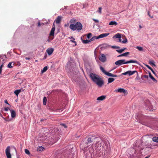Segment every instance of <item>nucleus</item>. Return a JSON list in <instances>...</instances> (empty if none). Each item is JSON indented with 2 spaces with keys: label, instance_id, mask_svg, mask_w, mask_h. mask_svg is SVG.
<instances>
[{
  "label": "nucleus",
  "instance_id": "48",
  "mask_svg": "<svg viewBox=\"0 0 158 158\" xmlns=\"http://www.w3.org/2000/svg\"><path fill=\"white\" fill-rule=\"evenodd\" d=\"M71 41H72V42L75 44V46L77 45V43L75 41H74V40H71Z\"/></svg>",
  "mask_w": 158,
  "mask_h": 158
},
{
  "label": "nucleus",
  "instance_id": "36",
  "mask_svg": "<svg viewBox=\"0 0 158 158\" xmlns=\"http://www.w3.org/2000/svg\"><path fill=\"white\" fill-rule=\"evenodd\" d=\"M9 68H11L13 67V66L12 65V63L10 62L7 66Z\"/></svg>",
  "mask_w": 158,
  "mask_h": 158
},
{
  "label": "nucleus",
  "instance_id": "37",
  "mask_svg": "<svg viewBox=\"0 0 158 158\" xmlns=\"http://www.w3.org/2000/svg\"><path fill=\"white\" fill-rule=\"evenodd\" d=\"M111 48L114 49L119 48H120L119 46H111Z\"/></svg>",
  "mask_w": 158,
  "mask_h": 158
},
{
  "label": "nucleus",
  "instance_id": "56",
  "mask_svg": "<svg viewBox=\"0 0 158 158\" xmlns=\"http://www.w3.org/2000/svg\"><path fill=\"white\" fill-rule=\"evenodd\" d=\"M17 90H18V92L19 93H20L21 91V89H17Z\"/></svg>",
  "mask_w": 158,
  "mask_h": 158
},
{
  "label": "nucleus",
  "instance_id": "6",
  "mask_svg": "<svg viewBox=\"0 0 158 158\" xmlns=\"http://www.w3.org/2000/svg\"><path fill=\"white\" fill-rule=\"evenodd\" d=\"M5 152L7 158H11V155L10 153V147L8 146L6 149Z\"/></svg>",
  "mask_w": 158,
  "mask_h": 158
},
{
  "label": "nucleus",
  "instance_id": "62",
  "mask_svg": "<svg viewBox=\"0 0 158 158\" xmlns=\"http://www.w3.org/2000/svg\"><path fill=\"white\" fill-rule=\"evenodd\" d=\"M0 115L1 116V117H2H2H3V116H2V115L1 114H0Z\"/></svg>",
  "mask_w": 158,
  "mask_h": 158
},
{
  "label": "nucleus",
  "instance_id": "18",
  "mask_svg": "<svg viewBox=\"0 0 158 158\" xmlns=\"http://www.w3.org/2000/svg\"><path fill=\"white\" fill-rule=\"evenodd\" d=\"M113 38H121V34L117 33L113 37Z\"/></svg>",
  "mask_w": 158,
  "mask_h": 158
},
{
  "label": "nucleus",
  "instance_id": "44",
  "mask_svg": "<svg viewBox=\"0 0 158 158\" xmlns=\"http://www.w3.org/2000/svg\"><path fill=\"white\" fill-rule=\"evenodd\" d=\"M2 118L4 119V120H5V121H6L9 122V121H10V120L9 119H7L6 118H4L3 117H2Z\"/></svg>",
  "mask_w": 158,
  "mask_h": 158
},
{
  "label": "nucleus",
  "instance_id": "47",
  "mask_svg": "<svg viewBox=\"0 0 158 158\" xmlns=\"http://www.w3.org/2000/svg\"><path fill=\"white\" fill-rule=\"evenodd\" d=\"M54 22H54L53 23V24L52 25V28H55V25L54 24Z\"/></svg>",
  "mask_w": 158,
  "mask_h": 158
},
{
  "label": "nucleus",
  "instance_id": "60",
  "mask_svg": "<svg viewBox=\"0 0 158 158\" xmlns=\"http://www.w3.org/2000/svg\"><path fill=\"white\" fill-rule=\"evenodd\" d=\"M47 41L49 42L50 41V40L49 39H48L47 40Z\"/></svg>",
  "mask_w": 158,
  "mask_h": 158
},
{
  "label": "nucleus",
  "instance_id": "14",
  "mask_svg": "<svg viewBox=\"0 0 158 158\" xmlns=\"http://www.w3.org/2000/svg\"><path fill=\"white\" fill-rule=\"evenodd\" d=\"M149 77L155 82H156L157 81L156 79L152 75L151 73L149 72L148 73Z\"/></svg>",
  "mask_w": 158,
  "mask_h": 158
},
{
  "label": "nucleus",
  "instance_id": "61",
  "mask_svg": "<svg viewBox=\"0 0 158 158\" xmlns=\"http://www.w3.org/2000/svg\"><path fill=\"white\" fill-rule=\"evenodd\" d=\"M139 27L140 28H142V27L141 25L139 26Z\"/></svg>",
  "mask_w": 158,
  "mask_h": 158
},
{
  "label": "nucleus",
  "instance_id": "31",
  "mask_svg": "<svg viewBox=\"0 0 158 158\" xmlns=\"http://www.w3.org/2000/svg\"><path fill=\"white\" fill-rule=\"evenodd\" d=\"M142 78L143 79V78H145L147 79H148V77L147 75H143L142 76Z\"/></svg>",
  "mask_w": 158,
  "mask_h": 158
},
{
  "label": "nucleus",
  "instance_id": "19",
  "mask_svg": "<svg viewBox=\"0 0 158 158\" xmlns=\"http://www.w3.org/2000/svg\"><path fill=\"white\" fill-rule=\"evenodd\" d=\"M115 80V79L113 78H109L108 79V83L113 82Z\"/></svg>",
  "mask_w": 158,
  "mask_h": 158
},
{
  "label": "nucleus",
  "instance_id": "49",
  "mask_svg": "<svg viewBox=\"0 0 158 158\" xmlns=\"http://www.w3.org/2000/svg\"><path fill=\"white\" fill-rule=\"evenodd\" d=\"M4 102L5 103L9 105V103L7 101L6 99L4 100Z\"/></svg>",
  "mask_w": 158,
  "mask_h": 158
},
{
  "label": "nucleus",
  "instance_id": "34",
  "mask_svg": "<svg viewBox=\"0 0 158 158\" xmlns=\"http://www.w3.org/2000/svg\"><path fill=\"white\" fill-rule=\"evenodd\" d=\"M116 51L119 53H121L123 51V50L122 48L120 50H116Z\"/></svg>",
  "mask_w": 158,
  "mask_h": 158
},
{
  "label": "nucleus",
  "instance_id": "10",
  "mask_svg": "<svg viewBox=\"0 0 158 158\" xmlns=\"http://www.w3.org/2000/svg\"><path fill=\"white\" fill-rule=\"evenodd\" d=\"M53 51L54 49L53 48H48L46 52L49 55H50L52 53V52H53Z\"/></svg>",
  "mask_w": 158,
  "mask_h": 158
},
{
  "label": "nucleus",
  "instance_id": "13",
  "mask_svg": "<svg viewBox=\"0 0 158 158\" xmlns=\"http://www.w3.org/2000/svg\"><path fill=\"white\" fill-rule=\"evenodd\" d=\"M11 114V116L12 118H15L16 115L15 112L13 110H10Z\"/></svg>",
  "mask_w": 158,
  "mask_h": 158
},
{
  "label": "nucleus",
  "instance_id": "16",
  "mask_svg": "<svg viewBox=\"0 0 158 158\" xmlns=\"http://www.w3.org/2000/svg\"><path fill=\"white\" fill-rule=\"evenodd\" d=\"M106 98V96L102 95L98 97L97 99V100H103L105 99Z\"/></svg>",
  "mask_w": 158,
  "mask_h": 158
},
{
  "label": "nucleus",
  "instance_id": "21",
  "mask_svg": "<svg viewBox=\"0 0 158 158\" xmlns=\"http://www.w3.org/2000/svg\"><path fill=\"white\" fill-rule=\"evenodd\" d=\"M152 139L153 141L158 143V137H154Z\"/></svg>",
  "mask_w": 158,
  "mask_h": 158
},
{
  "label": "nucleus",
  "instance_id": "25",
  "mask_svg": "<svg viewBox=\"0 0 158 158\" xmlns=\"http://www.w3.org/2000/svg\"><path fill=\"white\" fill-rule=\"evenodd\" d=\"M100 69L105 74L106 73V72L104 68L102 66H101L100 67Z\"/></svg>",
  "mask_w": 158,
  "mask_h": 158
},
{
  "label": "nucleus",
  "instance_id": "35",
  "mask_svg": "<svg viewBox=\"0 0 158 158\" xmlns=\"http://www.w3.org/2000/svg\"><path fill=\"white\" fill-rule=\"evenodd\" d=\"M92 36V34L91 33H89L87 35V37L89 39Z\"/></svg>",
  "mask_w": 158,
  "mask_h": 158
},
{
  "label": "nucleus",
  "instance_id": "7",
  "mask_svg": "<svg viewBox=\"0 0 158 158\" xmlns=\"http://www.w3.org/2000/svg\"><path fill=\"white\" fill-rule=\"evenodd\" d=\"M135 73H137V71L135 70L133 71H128L123 73L122 74L124 75H126L127 74H128L129 76H131L133 75Z\"/></svg>",
  "mask_w": 158,
  "mask_h": 158
},
{
  "label": "nucleus",
  "instance_id": "3",
  "mask_svg": "<svg viewBox=\"0 0 158 158\" xmlns=\"http://www.w3.org/2000/svg\"><path fill=\"white\" fill-rule=\"evenodd\" d=\"M69 27L73 31H75L76 29L80 31L82 28V25L80 22H77L75 25L74 24H71L70 25Z\"/></svg>",
  "mask_w": 158,
  "mask_h": 158
},
{
  "label": "nucleus",
  "instance_id": "38",
  "mask_svg": "<svg viewBox=\"0 0 158 158\" xmlns=\"http://www.w3.org/2000/svg\"><path fill=\"white\" fill-rule=\"evenodd\" d=\"M14 93L17 96H18V94H19V93L18 91V90H17V89L15 91Z\"/></svg>",
  "mask_w": 158,
  "mask_h": 158
},
{
  "label": "nucleus",
  "instance_id": "23",
  "mask_svg": "<svg viewBox=\"0 0 158 158\" xmlns=\"http://www.w3.org/2000/svg\"><path fill=\"white\" fill-rule=\"evenodd\" d=\"M99 39V36H94L90 40V41H92L95 39Z\"/></svg>",
  "mask_w": 158,
  "mask_h": 158
},
{
  "label": "nucleus",
  "instance_id": "43",
  "mask_svg": "<svg viewBox=\"0 0 158 158\" xmlns=\"http://www.w3.org/2000/svg\"><path fill=\"white\" fill-rule=\"evenodd\" d=\"M148 15L151 18H153V16H151L150 14V12L148 11Z\"/></svg>",
  "mask_w": 158,
  "mask_h": 158
},
{
  "label": "nucleus",
  "instance_id": "15",
  "mask_svg": "<svg viewBox=\"0 0 158 158\" xmlns=\"http://www.w3.org/2000/svg\"><path fill=\"white\" fill-rule=\"evenodd\" d=\"M55 30V28H52L49 34L50 36H54Z\"/></svg>",
  "mask_w": 158,
  "mask_h": 158
},
{
  "label": "nucleus",
  "instance_id": "45",
  "mask_svg": "<svg viewBox=\"0 0 158 158\" xmlns=\"http://www.w3.org/2000/svg\"><path fill=\"white\" fill-rule=\"evenodd\" d=\"M93 20L95 21V22H96V23H98L99 22V21L98 20H97V19H93Z\"/></svg>",
  "mask_w": 158,
  "mask_h": 158
},
{
  "label": "nucleus",
  "instance_id": "30",
  "mask_svg": "<svg viewBox=\"0 0 158 158\" xmlns=\"http://www.w3.org/2000/svg\"><path fill=\"white\" fill-rule=\"evenodd\" d=\"M136 48L140 51H142L143 50V48L142 47L139 46H137Z\"/></svg>",
  "mask_w": 158,
  "mask_h": 158
},
{
  "label": "nucleus",
  "instance_id": "58",
  "mask_svg": "<svg viewBox=\"0 0 158 158\" xmlns=\"http://www.w3.org/2000/svg\"><path fill=\"white\" fill-rule=\"evenodd\" d=\"M38 26H40V22L38 23Z\"/></svg>",
  "mask_w": 158,
  "mask_h": 158
},
{
  "label": "nucleus",
  "instance_id": "64",
  "mask_svg": "<svg viewBox=\"0 0 158 158\" xmlns=\"http://www.w3.org/2000/svg\"><path fill=\"white\" fill-rule=\"evenodd\" d=\"M15 151L16 152V149L15 148Z\"/></svg>",
  "mask_w": 158,
  "mask_h": 158
},
{
  "label": "nucleus",
  "instance_id": "55",
  "mask_svg": "<svg viewBox=\"0 0 158 158\" xmlns=\"http://www.w3.org/2000/svg\"><path fill=\"white\" fill-rule=\"evenodd\" d=\"M25 59L26 60H30V58L27 57H26Z\"/></svg>",
  "mask_w": 158,
  "mask_h": 158
},
{
  "label": "nucleus",
  "instance_id": "53",
  "mask_svg": "<svg viewBox=\"0 0 158 158\" xmlns=\"http://www.w3.org/2000/svg\"><path fill=\"white\" fill-rule=\"evenodd\" d=\"M117 76H117V75H114V74H113L112 77H117Z\"/></svg>",
  "mask_w": 158,
  "mask_h": 158
},
{
  "label": "nucleus",
  "instance_id": "11",
  "mask_svg": "<svg viewBox=\"0 0 158 158\" xmlns=\"http://www.w3.org/2000/svg\"><path fill=\"white\" fill-rule=\"evenodd\" d=\"M109 35V33L102 34L98 36L99 39L106 37L108 35Z\"/></svg>",
  "mask_w": 158,
  "mask_h": 158
},
{
  "label": "nucleus",
  "instance_id": "9",
  "mask_svg": "<svg viewBox=\"0 0 158 158\" xmlns=\"http://www.w3.org/2000/svg\"><path fill=\"white\" fill-rule=\"evenodd\" d=\"M61 18L62 17L60 16H58L56 19L55 20V22H56V24H59L60 23L61 20Z\"/></svg>",
  "mask_w": 158,
  "mask_h": 158
},
{
  "label": "nucleus",
  "instance_id": "20",
  "mask_svg": "<svg viewBox=\"0 0 158 158\" xmlns=\"http://www.w3.org/2000/svg\"><path fill=\"white\" fill-rule=\"evenodd\" d=\"M118 24L115 21H111L109 23V25H117Z\"/></svg>",
  "mask_w": 158,
  "mask_h": 158
},
{
  "label": "nucleus",
  "instance_id": "2",
  "mask_svg": "<svg viewBox=\"0 0 158 158\" xmlns=\"http://www.w3.org/2000/svg\"><path fill=\"white\" fill-rule=\"evenodd\" d=\"M98 138V137L95 136L94 135H89L88 138H85L82 140L81 143V146H82L83 148L84 146V148L85 149L89 146V143L92 142L94 139Z\"/></svg>",
  "mask_w": 158,
  "mask_h": 158
},
{
  "label": "nucleus",
  "instance_id": "4",
  "mask_svg": "<svg viewBox=\"0 0 158 158\" xmlns=\"http://www.w3.org/2000/svg\"><path fill=\"white\" fill-rule=\"evenodd\" d=\"M138 62L136 60H131L126 61L125 60H118L115 62V64L116 65H120L123 64H126L130 63H136Z\"/></svg>",
  "mask_w": 158,
  "mask_h": 158
},
{
  "label": "nucleus",
  "instance_id": "51",
  "mask_svg": "<svg viewBox=\"0 0 158 158\" xmlns=\"http://www.w3.org/2000/svg\"><path fill=\"white\" fill-rule=\"evenodd\" d=\"M61 125H62L65 128H66L67 127L66 126V125L65 124H61Z\"/></svg>",
  "mask_w": 158,
  "mask_h": 158
},
{
  "label": "nucleus",
  "instance_id": "28",
  "mask_svg": "<svg viewBox=\"0 0 158 158\" xmlns=\"http://www.w3.org/2000/svg\"><path fill=\"white\" fill-rule=\"evenodd\" d=\"M105 75L108 76H110V77H112L113 76V74H112L110 73H109V72H107L106 73Z\"/></svg>",
  "mask_w": 158,
  "mask_h": 158
},
{
  "label": "nucleus",
  "instance_id": "41",
  "mask_svg": "<svg viewBox=\"0 0 158 158\" xmlns=\"http://www.w3.org/2000/svg\"><path fill=\"white\" fill-rule=\"evenodd\" d=\"M127 42V40L126 38L125 39V40H123L122 43L123 44H125Z\"/></svg>",
  "mask_w": 158,
  "mask_h": 158
},
{
  "label": "nucleus",
  "instance_id": "50",
  "mask_svg": "<svg viewBox=\"0 0 158 158\" xmlns=\"http://www.w3.org/2000/svg\"><path fill=\"white\" fill-rule=\"evenodd\" d=\"M151 71H152V73L155 75H156V73L154 72V71L153 70V69H152V70H151Z\"/></svg>",
  "mask_w": 158,
  "mask_h": 158
},
{
  "label": "nucleus",
  "instance_id": "22",
  "mask_svg": "<svg viewBox=\"0 0 158 158\" xmlns=\"http://www.w3.org/2000/svg\"><path fill=\"white\" fill-rule=\"evenodd\" d=\"M47 99L46 97H44L43 99V103L44 105H46L47 103Z\"/></svg>",
  "mask_w": 158,
  "mask_h": 158
},
{
  "label": "nucleus",
  "instance_id": "59",
  "mask_svg": "<svg viewBox=\"0 0 158 158\" xmlns=\"http://www.w3.org/2000/svg\"><path fill=\"white\" fill-rule=\"evenodd\" d=\"M123 51H124L125 49H126L127 48H123Z\"/></svg>",
  "mask_w": 158,
  "mask_h": 158
},
{
  "label": "nucleus",
  "instance_id": "29",
  "mask_svg": "<svg viewBox=\"0 0 158 158\" xmlns=\"http://www.w3.org/2000/svg\"><path fill=\"white\" fill-rule=\"evenodd\" d=\"M89 151L88 152L86 151L85 152V155L86 157H89Z\"/></svg>",
  "mask_w": 158,
  "mask_h": 158
},
{
  "label": "nucleus",
  "instance_id": "1",
  "mask_svg": "<svg viewBox=\"0 0 158 158\" xmlns=\"http://www.w3.org/2000/svg\"><path fill=\"white\" fill-rule=\"evenodd\" d=\"M89 77L91 80L99 87H101L104 84V82L100 77L95 74L90 73Z\"/></svg>",
  "mask_w": 158,
  "mask_h": 158
},
{
  "label": "nucleus",
  "instance_id": "32",
  "mask_svg": "<svg viewBox=\"0 0 158 158\" xmlns=\"http://www.w3.org/2000/svg\"><path fill=\"white\" fill-rule=\"evenodd\" d=\"M25 153L27 154V155H29L30 154V152L27 149H25Z\"/></svg>",
  "mask_w": 158,
  "mask_h": 158
},
{
  "label": "nucleus",
  "instance_id": "40",
  "mask_svg": "<svg viewBox=\"0 0 158 158\" xmlns=\"http://www.w3.org/2000/svg\"><path fill=\"white\" fill-rule=\"evenodd\" d=\"M102 8L101 7H99L98 8V11L100 14L101 13V12H102Z\"/></svg>",
  "mask_w": 158,
  "mask_h": 158
},
{
  "label": "nucleus",
  "instance_id": "54",
  "mask_svg": "<svg viewBox=\"0 0 158 158\" xmlns=\"http://www.w3.org/2000/svg\"><path fill=\"white\" fill-rule=\"evenodd\" d=\"M118 40H119V42H121L122 41V39H121V38H118Z\"/></svg>",
  "mask_w": 158,
  "mask_h": 158
},
{
  "label": "nucleus",
  "instance_id": "42",
  "mask_svg": "<svg viewBox=\"0 0 158 158\" xmlns=\"http://www.w3.org/2000/svg\"><path fill=\"white\" fill-rule=\"evenodd\" d=\"M145 66L149 69H150L151 70H152V69L148 65L146 64Z\"/></svg>",
  "mask_w": 158,
  "mask_h": 158
},
{
  "label": "nucleus",
  "instance_id": "63",
  "mask_svg": "<svg viewBox=\"0 0 158 158\" xmlns=\"http://www.w3.org/2000/svg\"><path fill=\"white\" fill-rule=\"evenodd\" d=\"M53 39V38H52L51 39V40H52Z\"/></svg>",
  "mask_w": 158,
  "mask_h": 158
},
{
  "label": "nucleus",
  "instance_id": "24",
  "mask_svg": "<svg viewBox=\"0 0 158 158\" xmlns=\"http://www.w3.org/2000/svg\"><path fill=\"white\" fill-rule=\"evenodd\" d=\"M48 69V67L47 66L44 67L43 69L41 71V72L42 73H43L45 72Z\"/></svg>",
  "mask_w": 158,
  "mask_h": 158
},
{
  "label": "nucleus",
  "instance_id": "33",
  "mask_svg": "<svg viewBox=\"0 0 158 158\" xmlns=\"http://www.w3.org/2000/svg\"><path fill=\"white\" fill-rule=\"evenodd\" d=\"M3 64H2L0 66V74H1L2 73V67H3Z\"/></svg>",
  "mask_w": 158,
  "mask_h": 158
},
{
  "label": "nucleus",
  "instance_id": "39",
  "mask_svg": "<svg viewBox=\"0 0 158 158\" xmlns=\"http://www.w3.org/2000/svg\"><path fill=\"white\" fill-rule=\"evenodd\" d=\"M76 22V20L74 19H72L70 21V22L71 23H75Z\"/></svg>",
  "mask_w": 158,
  "mask_h": 158
},
{
  "label": "nucleus",
  "instance_id": "12",
  "mask_svg": "<svg viewBox=\"0 0 158 158\" xmlns=\"http://www.w3.org/2000/svg\"><path fill=\"white\" fill-rule=\"evenodd\" d=\"M116 92H118L120 93H123L125 94L126 92V90L123 88H119L115 90Z\"/></svg>",
  "mask_w": 158,
  "mask_h": 158
},
{
  "label": "nucleus",
  "instance_id": "46",
  "mask_svg": "<svg viewBox=\"0 0 158 158\" xmlns=\"http://www.w3.org/2000/svg\"><path fill=\"white\" fill-rule=\"evenodd\" d=\"M9 109V108L8 107H5L4 108V110L6 111H8Z\"/></svg>",
  "mask_w": 158,
  "mask_h": 158
},
{
  "label": "nucleus",
  "instance_id": "27",
  "mask_svg": "<svg viewBox=\"0 0 158 158\" xmlns=\"http://www.w3.org/2000/svg\"><path fill=\"white\" fill-rule=\"evenodd\" d=\"M149 64L150 65H152L153 66H156V65L154 63V61H153V60L149 61Z\"/></svg>",
  "mask_w": 158,
  "mask_h": 158
},
{
  "label": "nucleus",
  "instance_id": "8",
  "mask_svg": "<svg viewBox=\"0 0 158 158\" xmlns=\"http://www.w3.org/2000/svg\"><path fill=\"white\" fill-rule=\"evenodd\" d=\"M99 60L102 62H104L106 60V57L104 54H102L99 56Z\"/></svg>",
  "mask_w": 158,
  "mask_h": 158
},
{
  "label": "nucleus",
  "instance_id": "17",
  "mask_svg": "<svg viewBox=\"0 0 158 158\" xmlns=\"http://www.w3.org/2000/svg\"><path fill=\"white\" fill-rule=\"evenodd\" d=\"M129 52H125L124 53H123L121 55H118V57H120L122 56H126L127 55L129 54Z\"/></svg>",
  "mask_w": 158,
  "mask_h": 158
},
{
  "label": "nucleus",
  "instance_id": "57",
  "mask_svg": "<svg viewBox=\"0 0 158 158\" xmlns=\"http://www.w3.org/2000/svg\"><path fill=\"white\" fill-rule=\"evenodd\" d=\"M150 157V156L149 155V156H146L144 158H149Z\"/></svg>",
  "mask_w": 158,
  "mask_h": 158
},
{
  "label": "nucleus",
  "instance_id": "26",
  "mask_svg": "<svg viewBox=\"0 0 158 158\" xmlns=\"http://www.w3.org/2000/svg\"><path fill=\"white\" fill-rule=\"evenodd\" d=\"M90 42V40H82V42L85 44H86Z\"/></svg>",
  "mask_w": 158,
  "mask_h": 158
},
{
  "label": "nucleus",
  "instance_id": "5",
  "mask_svg": "<svg viewBox=\"0 0 158 158\" xmlns=\"http://www.w3.org/2000/svg\"><path fill=\"white\" fill-rule=\"evenodd\" d=\"M145 108L146 109L152 111H153V110H155V109L153 108V106L149 100L147 101L145 103Z\"/></svg>",
  "mask_w": 158,
  "mask_h": 158
},
{
  "label": "nucleus",
  "instance_id": "52",
  "mask_svg": "<svg viewBox=\"0 0 158 158\" xmlns=\"http://www.w3.org/2000/svg\"><path fill=\"white\" fill-rule=\"evenodd\" d=\"M69 24L68 23H67V24H64V26L65 27H68L69 26Z\"/></svg>",
  "mask_w": 158,
  "mask_h": 158
}]
</instances>
